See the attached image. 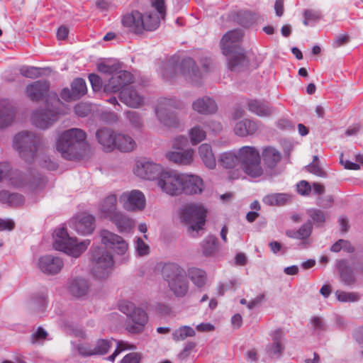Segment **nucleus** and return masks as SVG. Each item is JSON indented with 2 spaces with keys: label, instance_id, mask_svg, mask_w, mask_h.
<instances>
[{
  "label": "nucleus",
  "instance_id": "obj_14",
  "mask_svg": "<svg viewBox=\"0 0 363 363\" xmlns=\"http://www.w3.org/2000/svg\"><path fill=\"white\" fill-rule=\"evenodd\" d=\"M184 174L164 171L159 177L157 184L162 191L171 196L182 194Z\"/></svg>",
  "mask_w": 363,
  "mask_h": 363
},
{
  "label": "nucleus",
  "instance_id": "obj_5",
  "mask_svg": "<svg viewBox=\"0 0 363 363\" xmlns=\"http://www.w3.org/2000/svg\"><path fill=\"white\" fill-rule=\"evenodd\" d=\"M161 273L175 296L182 298L187 294L189 285L186 272L182 267L175 263H167L162 267Z\"/></svg>",
  "mask_w": 363,
  "mask_h": 363
},
{
  "label": "nucleus",
  "instance_id": "obj_54",
  "mask_svg": "<svg viewBox=\"0 0 363 363\" xmlns=\"http://www.w3.org/2000/svg\"><path fill=\"white\" fill-rule=\"evenodd\" d=\"M304 20L303 21L305 26H308L309 22L317 21L320 18V13L313 10H306L303 13Z\"/></svg>",
  "mask_w": 363,
  "mask_h": 363
},
{
  "label": "nucleus",
  "instance_id": "obj_24",
  "mask_svg": "<svg viewBox=\"0 0 363 363\" xmlns=\"http://www.w3.org/2000/svg\"><path fill=\"white\" fill-rule=\"evenodd\" d=\"M50 84L46 80H38L27 86L26 93L32 101H39L48 92Z\"/></svg>",
  "mask_w": 363,
  "mask_h": 363
},
{
  "label": "nucleus",
  "instance_id": "obj_41",
  "mask_svg": "<svg viewBox=\"0 0 363 363\" xmlns=\"http://www.w3.org/2000/svg\"><path fill=\"white\" fill-rule=\"evenodd\" d=\"M283 333L281 330H277L274 333L273 337V345H271L267 350V352L272 357L274 356H280L284 347L281 343V340L282 338Z\"/></svg>",
  "mask_w": 363,
  "mask_h": 363
},
{
  "label": "nucleus",
  "instance_id": "obj_59",
  "mask_svg": "<svg viewBox=\"0 0 363 363\" xmlns=\"http://www.w3.org/2000/svg\"><path fill=\"white\" fill-rule=\"evenodd\" d=\"M298 194L303 196H307L311 191V186L309 183L305 180L301 181L296 186Z\"/></svg>",
  "mask_w": 363,
  "mask_h": 363
},
{
  "label": "nucleus",
  "instance_id": "obj_45",
  "mask_svg": "<svg viewBox=\"0 0 363 363\" xmlns=\"http://www.w3.org/2000/svg\"><path fill=\"white\" fill-rule=\"evenodd\" d=\"M195 334V331L192 328L184 325L175 330L172 334V336L174 340L181 341L185 340L188 337H194Z\"/></svg>",
  "mask_w": 363,
  "mask_h": 363
},
{
  "label": "nucleus",
  "instance_id": "obj_63",
  "mask_svg": "<svg viewBox=\"0 0 363 363\" xmlns=\"http://www.w3.org/2000/svg\"><path fill=\"white\" fill-rule=\"evenodd\" d=\"M188 143V139L185 136H178L174 139L172 147L176 150H180L186 146Z\"/></svg>",
  "mask_w": 363,
  "mask_h": 363
},
{
  "label": "nucleus",
  "instance_id": "obj_56",
  "mask_svg": "<svg viewBox=\"0 0 363 363\" xmlns=\"http://www.w3.org/2000/svg\"><path fill=\"white\" fill-rule=\"evenodd\" d=\"M89 80L94 91H98L101 89L103 86V81L99 75L96 74H90L89 75Z\"/></svg>",
  "mask_w": 363,
  "mask_h": 363
},
{
  "label": "nucleus",
  "instance_id": "obj_4",
  "mask_svg": "<svg viewBox=\"0 0 363 363\" xmlns=\"http://www.w3.org/2000/svg\"><path fill=\"white\" fill-rule=\"evenodd\" d=\"M242 30L235 29L227 32L223 36L220 41L223 53L225 55H230L228 66L232 70L246 64L245 51L240 46V43L242 41Z\"/></svg>",
  "mask_w": 363,
  "mask_h": 363
},
{
  "label": "nucleus",
  "instance_id": "obj_55",
  "mask_svg": "<svg viewBox=\"0 0 363 363\" xmlns=\"http://www.w3.org/2000/svg\"><path fill=\"white\" fill-rule=\"evenodd\" d=\"M118 308L122 313L130 316V314L133 313V311L136 310L138 308H135V305L132 302L122 301L119 303Z\"/></svg>",
  "mask_w": 363,
  "mask_h": 363
},
{
  "label": "nucleus",
  "instance_id": "obj_30",
  "mask_svg": "<svg viewBox=\"0 0 363 363\" xmlns=\"http://www.w3.org/2000/svg\"><path fill=\"white\" fill-rule=\"evenodd\" d=\"M193 109L199 113L208 114L215 113L217 110L216 102L209 97H203L194 101Z\"/></svg>",
  "mask_w": 363,
  "mask_h": 363
},
{
  "label": "nucleus",
  "instance_id": "obj_39",
  "mask_svg": "<svg viewBox=\"0 0 363 363\" xmlns=\"http://www.w3.org/2000/svg\"><path fill=\"white\" fill-rule=\"evenodd\" d=\"M312 228V224L308 222L304 223L298 230H288L286 234L291 238L306 240L311 235Z\"/></svg>",
  "mask_w": 363,
  "mask_h": 363
},
{
  "label": "nucleus",
  "instance_id": "obj_36",
  "mask_svg": "<svg viewBox=\"0 0 363 363\" xmlns=\"http://www.w3.org/2000/svg\"><path fill=\"white\" fill-rule=\"evenodd\" d=\"M116 139V148L121 152L133 151L136 146L135 140L128 135L118 133Z\"/></svg>",
  "mask_w": 363,
  "mask_h": 363
},
{
  "label": "nucleus",
  "instance_id": "obj_37",
  "mask_svg": "<svg viewBox=\"0 0 363 363\" xmlns=\"http://www.w3.org/2000/svg\"><path fill=\"white\" fill-rule=\"evenodd\" d=\"M89 286L87 282L84 279H74L69 286V292L76 297H82L84 296Z\"/></svg>",
  "mask_w": 363,
  "mask_h": 363
},
{
  "label": "nucleus",
  "instance_id": "obj_57",
  "mask_svg": "<svg viewBox=\"0 0 363 363\" xmlns=\"http://www.w3.org/2000/svg\"><path fill=\"white\" fill-rule=\"evenodd\" d=\"M136 251L139 255L143 256L147 255L150 253V247L147 244H146L142 238H138L136 240Z\"/></svg>",
  "mask_w": 363,
  "mask_h": 363
},
{
  "label": "nucleus",
  "instance_id": "obj_48",
  "mask_svg": "<svg viewBox=\"0 0 363 363\" xmlns=\"http://www.w3.org/2000/svg\"><path fill=\"white\" fill-rule=\"evenodd\" d=\"M218 247V239L213 236L208 237L202 244L203 252L205 255H213Z\"/></svg>",
  "mask_w": 363,
  "mask_h": 363
},
{
  "label": "nucleus",
  "instance_id": "obj_47",
  "mask_svg": "<svg viewBox=\"0 0 363 363\" xmlns=\"http://www.w3.org/2000/svg\"><path fill=\"white\" fill-rule=\"evenodd\" d=\"M72 90L75 98L79 99L86 92V84L84 79L82 78L75 79L72 83Z\"/></svg>",
  "mask_w": 363,
  "mask_h": 363
},
{
  "label": "nucleus",
  "instance_id": "obj_60",
  "mask_svg": "<svg viewBox=\"0 0 363 363\" xmlns=\"http://www.w3.org/2000/svg\"><path fill=\"white\" fill-rule=\"evenodd\" d=\"M77 350L80 355L83 357L94 356L93 346L88 344H82L77 346Z\"/></svg>",
  "mask_w": 363,
  "mask_h": 363
},
{
  "label": "nucleus",
  "instance_id": "obj_17",
  "mask_svg": "<svg viewBox=\"0 0 363 363\" xmlns=\"http://www.w3.org/2000/svg\"><path fill=\"white\" fill-rule=\"evenodd\" d=\"M64 266L61 258L53 255H45L38 259V269L43 273L48 275L58 274Z\"/></svg>",
  "mask_w": 363,
  "mask_h": 363
},
{
  "label": "nucleus",
  "instance_id": "obj_38",
  "mask_svg": "<svg viewBox=\"0 0 363 363\" xmlns=\"http://www.w3.org/2000/svg\"><path fill=\"white\" fill-rule=\"evenodd\" d=\"M218 163L223 168L233 169L240 163L238 155L231 152H223L218 158Z\"/></svg>",
  "mask_w": 363,
  "mask_h": 363
},
{
  "label": "nucleus",
  "instance_id": "obj_9",
  "mask_svg": "<svg viewBox=\"0 0 363 363\" xmlns=\"http://www.w3.org/2000/svg\"><path fill=\"white\" fill-rule=\"evenodd\" d=\"M7 179L9 184L15 188L28 187L31 190L37 188L42 180L39 177H31L13 170L6 162H0V182Z\"/></svg>",
  "mask_w": 363,
  "mask_h": 363
},
{
  "label": "nucleus",
  "instance_id": "obj_21",
  "mask_svg": "<svg viewBox=\"0 0 363 363\" xmlns=\"http://www.w3.org/2000/svg\"><path fill=\"white\" fill-rule=\"evenodd\" d=\"M129 317L130 321L127 322L125 326L127 331L133 334L142 333L148 321V316L146 312L138 308L133 311V313Z\"/></svg>",
  "mask_w": 363,
  "mask_h": 363
},
{
  "label": "nucleus",
  "instance_id": "obj_34",
  "mask_svg": "<svg viewBox=\"0 0 363 363\" xmlns=\"http://www.w3.org/2000/svg\"><path fill=\"white\" fill-rule=\"evenodd\" d=\"M0 202L9 206L17 207L24 203V198L18 193H9L8 191H0Z\"/></svg>",
  "mask_w": 363,
  "mask_h": 363
},
{
  "label": "nucleus",
  "instance_id": "obj_15",
  "mask_svg": "<svg viewBox=\"0 0 363 363\" xmlns=\"http://www.w3.org/2000/svg\"><path fill=\"white\" fill-rule=\"evenodd\" d=\"M163 172L162 167L160 164L146 160L138 161L134 169V172L137 176L148 180H153L157 177H160Z\"/></svg>",
  "mask_w": 363,
  "mask_h": 363
},
{
  "label": "nucleus",
  "instance_id": "obj_43",
  "mask_svg": "<svg viewBox=\"0 0 363 363\" xmlns=\"http://www.w3.org/2000/svg\"><path fill=\"white\" fill-rule=\"evenodd\" d=\"M233 19L244 27H249L254 21V15L250 11H239L233 15Z\"/></svg>",
  "mask_w": 363,
  "mask_h": 363
},
{
  "label": "nucleus",
  "instance_id": "obj_32",
  "mask_svg": "<svg viewBox=\"0 0 363 363\" xmlns=\"http://www.w3.org/2000/svg\"><path fill=\"white\" fill-rule=\"evenodd\" d=\"M111 221L115 224L120 232H130L135 225V222L133 219L127 217L120 211L111 218Z\"/></svg>",
  "mask_w": 363,
  "mask_h": 363
},
{
  "label": "nucleus",
  "instance_id": "obj_23",
  "mask_svg": "<svg viewBox=\"0 0 363 363\" xmlns=\"http://www.w3.org/2000/svg\"><path fill=\"white\" fill-rule=\"evenodd\" d=\"M118 212L117 210V197L115 194L106 196L98 206L99 216L109 220Z\"/></svg>",
  "mask_w": 363,
  "mask_h": 363
},
{
  "label": "nucleus",
  "instance_id": "obj_11",
  "mask_svg": "<svg viewBox=\"0 0 363 363\" xmlns=\"http://www.w3.org/2000/svg\"><path fill=\"white\" fill-rule=\"evenodd\" d=\"M91 262L92 273L98 279L108 277L113 265L111 255L103 247H94Z\"/></svg>",
  "mask_w": 363,
  "mask_h": 363
},
{
  "label": "nucleus",
  "instance_id": "obj_7",
  "mask_svg": "<svg viewBox=\"0 0 363 363\" xmlns=\"http://www.w3.org/2000/svg\"><path fill=\"white\" fill-rule=\"evenodd\" d=\"M41 144L40 137L34 133L23 131L16 134L13 140V148L19 156L28 163L34 161Z\"/></svg>",
  "mask_w": 363,
  "mask_h": 363
},
{
  "label": "nucleus",
  "instance_id": "obj_64",
  "mask_svg": "<svg viewBox=\"0 0 363 363\" xmlns=\"http://www.w3.org/2000/svg\"><path fill=\"white\" fill-rule=\"evenodd\" d=\"M140 357L138 353H130L125 355L121 363H139Z\"/></svg>",
  "mask_w": 363,
  "mask_h": 363
},
{
  "label": "nucleus",
  "instance_id": "obj_13",
  "mask_svg": "<svg viewBox=\"0 0 363 363\" xmlns=\"http://www.w3.org/2000/svg\"><path fill=\"white\" fill-rule=\"evenodd\" d=\"M176 108V102L172 99H160L158 101L155 113L162 124L169 128L179 125V119L174 111Z\"/></svg>",
  "mask_w": 363,
  "mask_h": 363
},
{
  "label": "nucleus",
  "instance_id": "obj_33",
  "mask_svg": "<svg viewBox=\"0 0 363 363\" xmlns=\"http://www.w3.org/2000/svg\"><path fill=\"white\" fill-rule=\"evenodd\" d=\"M257 130L256 123L252 120L245 119L238 122L234 128V132L237 135L245 137L254 134Z\"/></svg>",
  "mask_w": 363,
  "mask_h": 363
},
{
  "label": "nucleus",
  "instance_id": "obj_27",
  "mask_svg": "<svg viewBox=\"0 0 363 363\" xmlns=\"http://www.w3.org/2000/svg\"><path fill=\"white\" fill-rule=\"evenodd\" d=\"M95 228V218L87 213H82L76 219L75 229L82 235L91 234Z\"/></svg>",
  "mask_w": 363,
  "mask_h": 363
},
{
  "label": "nucleus",
  "instance_id": "obj_26",
  "mask_svg": "<svg viewBox=\"0 0 363 363\" xmlns=\"http://www.w3.org/2000/svg\"><path fill=\"white\" fill-rule=\"evenodd\" d=\"M167 158L179 165H190L194 161V150L188 148L182 151H170L166 154Z\"/></svg>",
  "mask_w": 363,
  "mask_h": 363
},
{
  "label": "nucleus",
  "instance_id": "obj_6",
  "mask_svg": "<svg viewBox=\"0 0 363 363\" xmlns=\"http://www.w3.org/2000/svg\"><path fill=\"white\" fill-rule=\"evenodd\" d=\"M162 74L167 80L172 79L179 74H182L186 78H200L199 71L193 59L185 57L179 62L177 56L172 57L164 65Z\"/></svg>",
  "mask_w": 363,
  "mask_h": 363
},
{
  "label": "nucleus",
  "instance_id": "obj_20",
  "mask_svg": "<svg viewBox=\"0 0 363 363\" xmlns=\"http://www.w3.org/2000/svg\"><path fill=\"white\" fill-rule=\"evenodd\" d=\"M182 183V194H200L204 189V184L202 179L195 174H184Z\"/></svg>",
  "mask_w": 363,
  "mask_h": 363
},
{
  "label": "nucleus",
  "instance_id": "obj_46",
  "mask_svg": "<svg viewBox=\"0 0 363 363\" xmlns=\"http://www.w3.org/2000/svg\"><path fill=\"white\" fill-rule=\"evenodd\" d=\"M189 136L191 143L193 145H196L205 140L206 133L199 125H195L189 130Z\"/></svg>",
  "mask_w": 363,
  "mask_h": 363
},
{
  "label": "nucleus",
  "instance_id": "obj_52",
  "mask_svg": "<svg viewBox=\"0 0 363 363\" xmlns=\"http://www.w3.org/2000/svg\"><path fill=\"white\" fill-rule=\"evenodd\" d=\"M308 215L317 224H323L325 220V216L323 211L319 209L311 208L308 211Z\"/></svg>",
  "mask_w": 363,
  "mask_h": 363
},
{
  "label": "nucleus",
  "instance_id": "obj_10",
  "mask_svg": "<svg viewBox=\"0 0 363 363\" xmlns=\"http://www.w3.org/2000/svg\"><path fill=\"white\" fill-rule=\"evenodd\" d=\"M240 163L248 176L256 178L262 175L259 152L255 147L243 146L238 151Z\"/></svg>",
  "mask_w": 363,
  "mask_h": 363
},
{
  "label": "nucleus",
  "instance_id": "obj_62",
  "mask_svg": "<svg viewBox=\"0 0 363 363\" xmlns=\"http://www.w3.org/2000/svg\"><path fill=\"white\" fill-rule=\"evenodd\" d=\"M15 227V223L11 219L0 218V231L12 230Z\"/></svg>",
  "mask_w": 363,
  "mask_h": 363
},
{
  "label": "nucleus",
  "instance_id": "obj_25",
  "mask_svg": "<svg viewBox=\"0 0 363 363\" xmlns=\"http://www.w3.org/2000/svg\"><path fill=\"white\" fill-rule=\"evenodd\" d=\"M121 102L131 108H138L143 104V97L133 87L123 89L119 93Z\"/></svg>",
  "mask_w": 363,
  "mask_h": 363
},
{
  "label": "nucleus",
  "instance_id": "obj_53",
  "mask_svg": "<svg viewBox=\"0 0 363 363\" xmlns=\"http://www.w3.org/2000/svg\"><path fill=\"white\" fill-rule=\"evenodd\" d=\"M135 347L133 345H129L128 342L120 341L118 342L117 348L113 353L110 355L107 359L109 361L113 362L115 358L123 350L128 349H135Z\"/></svg>",
  "mask_w": 363,
  "mask_h": 363
},
{
  "label": "nucleus",
  "instance_id": "obj_1",
  "mask_svg": "<svg viewBox=\"0 0 363 363\" xmlns=\"http://www.w3.org/2000/svg\"><path fill=\"white\" fill-rule=\"evenodd\" d=\"M89 144L86 133L79 128H71L62 133L57 141V150L68 160H75L86 153Z\"/></svg>",
  "mask_w": 363,
  "mask_h": 363
},
{
  "label": "nucleus",
  "instance_id": "obj_16",
  "mask_svg": "<svg viewBox=\"0 0 363 363\" xmlns=\"http://www.w3.org/2000/svg\"><path fill=\"white\" fill-rule=\"evenodd\" d=\"M120 201L128 211H141L145 206V198L139 190L124 192L120 196Z\"/></svg>",
  "mask_w": 363,
  "mask_h": 363
},
{
  "label": "nucleus",
  "instance_id": "obj_28",
  "mask_svg": "<svg viewBox=\"0 0 363 363\" xmlns=\"http://www.w3.org/2000/svg\"><path fill=\"white\" fill-rule=\"evenodd\" d=\"M262 158L264 164L272 169L275 167L281 159V153L272 146L265 147L262 152Z\"/></svg>",
  "mask_w": 363,
  "mask_h": 363
},
{
  "label": "nucleus",
  "instance_id": "obj_19",
  "mask_svg": "<svg viewBox=\"0 0 363 363\" xmlns=\"http://www.w3.org/2000/svg\"><path fill=\"white\" fill-rule=\"evenodd\" d=\"M118 135V133L109 128H99L96 133L98 143L101 149L106 152H111L116 149Z\"/></svg>",
  "mask_w": 363,
  "mask_h": 363
},
{
  "label": "nucleus",
  "instance_id": "obj_18",
  "mask_svg": "<svg viewBox=\"0 0 363 363\" xmlns=\"http://www.w3.org/2000/svg\"><path fill=\"white\" fill-rule=\"evenodd\" d=\"M60 114L57 110H38L33 113L32 123L39 128L45 129L58 119Z\"/></svg>",
  "mask_w": 363,
  "mask_h": 363
},
{
  "label": "nucleus",
  "instance_id": "obj_50",
  "mask_svg": "<svg viewBox=\"0 0 363 363\" xmlns=\"http://www.w3.org/2000/svg\"><path fill=\"white\" fill-rule=\"evenodd\" d=\"M340 277L347 285H350L354 281V276L352 269L347 266L340 267Z\"/></svg>",
  "mask_w": 363,
  "mask_h": 363
},
{
  "label": "nucleus",
  "instance_id": "obj_29",
  "mask_svg": "<svg viewBox=\"0 0 363 363\" xmlns=\"http://www.w3.org/2000/svg\"><path fill=\"white\" fill-rule=\"evenodd\" d=\"M199 155L206 167L211 169L216 167V157L209 144L203 143L199 147Z\"/></svg>",
  "mask_w": 363,
  "mask_h": 363
},
{
  "label": "nucleus",
  "instance_id": "obj_49",
  "mask_svg": "<svg viewBox=\"0 0 363 363\" xmlns=\"http://www.w3.org/2000/svg\"><path fill=\"white\" fill-rule=\"evenodd\" d=\"M30 303L35 311L43 312L48 305L46 296L45 294L34 296L31 299Z\"/></svg>",
  "mask_w": 363,
  "mask_h": 363
},
{
  "label": "nucleus",
  "instance_id": "obj_22",
  "mask_svg": "<svg viewBox=\"0 0 363 363\" xmlns=\"http://www.w3.org/2000/svg\"><path fill=\"white\" fill-rule=\"evenodd\" d=\"M101 238L103 244L111 247L119 255H123L128 250L126 242L121 236L108 230H102Z\"/></svg>",
  "mask_w": 363,
  "mask_h": 363
},
{
  "label": "nucleus",
  "instance_id": "obj_3",
  "mask_svg": "<svg viewBox=\"0 0 363 363\" xmlns=\"http://www.w3.org/2000/svg\"><path fill=\"white\" fill-rule=\"evenodd\" d=\"M121 23L128 33L141 35L145 31H152L157 29L160 26V20L152 12L142 13L134 10L122 16Z\"/></svg>",
  "mask_w": 363,
  "mask_h": 363
},
{
  "label": "nucleus",
  "instance_id": "obj_44",
  "mask_svg": "<svg viewBox=\"0 0 363 363\" xmlns=\"http://www.w3.org/2000/svg\"><path fill=\"white\" fill-rule=\"evenodd\" d=\"M112 346L111 340L99 339L93 346L94 355H104L106 354Z\"/></svg>",
  "mask_w": 363,
  "mask_h": 363
},
{
  "label": "nucleus",
  "instance_id": "obj_42",
  "mask_svg": "<svg viewBox=\"0 0 363 363\" xmlns=\"http://www.w3.org/2000/svg\"><path fill=\"white\" fill-rule=\"evenodd\" d=\"M47 70L48 69L23 66L20 69V73L25 77L34 79L45 74Z\"/></svg>",
  "mask_w": 363,
  "mask_h": 363
},
{
  "label": "nucleus",
  "instance_id": "obj_51",
  "mask_svg": "<svg viewBox=\"0 0 363 363\" xmlns=\"http://www.w3.org/2000/svg\"><path fill=\"white\" fill-rule=\"evenodd\" d=\"M335 295L337 300L341 302H355L359 299V295L354 292L337 291Z\"/></svg>",
  "mask_w": 363,
  "mask_h": 363
},
{
  "label": "nucleus",
  "instance_id": "obj_58",
  "mask_svg": "<svg viewBox=\"0 0 363 363\" xmlns=\"http://www.w3.org/2000/svg\"><path fill=\"white\" fill-rule=\"evenodd\" d=\"M152 6L157 9L162 19L166 15V6L164 0H150Z\"/></svg>",
  "mask_w": 363,
  "mask_h": 363
},
{
  "label": "nucleus",
  "instance_id": "obj_2",
  "mask_svg": "<svg viewBox=\"0 0 363 363\" xmlns=\"http://www.w3.org/2000/svg\"><path fill=\"white\" fill-rule=\"evenodd\" d=\"M97 70L101 74L111 75L104 84V91L107 94L120 92L133 82V74L128 71L122 70L119 62H100L97 65Z\"/></svg>",
  "mask_w": 363,
  "mask_h": 363
},
{
  "label": "nucleus",
  "instance_id": "obj_12",
  "mask_svg": "<svg viewBox=\"0 0 363 363\" xmlns=\"http://www.w3.org/2000/svg\"><path fill=\"white\" fill-rule=\"evenodd\" d=\"M206 210L203 206L197 204H189L184 206L181 211L180 218L186 224L190 225L193 231L203 228L206 223Z\"/></svg>",
  "mask_w": 363,
  "mask_h": 363
},
{
  "label": "nucleus",
  "instance_id": "obj_8",
  "mask_svg": "<svg viewBox=\"0 0 363 363\" xmlns=\"http://www.w3.org/2000/svg\"><path fill=\"white\" fill-rule=\"evenodd\" d=\"M89 245V240L78 242L76 239L70 238L65 228H58L55 231L54 248L72 257H79Z\"/></svg>",
  "mask_w": 363,
  "mask_h": 363
},
{
  "label": "nucleus",
  "instance_id": "obj_35",
  "mask_svg": "<svg viewBox=\"0 0 363 363\" xmlns=\"http://www.w3.org/2000/svg\"><path fill=\"white\" fill-rule=\"evenodd\" d=\"M187 275L192 283L199 288L205 286L206 283V273L204 270L197 268L191 267L187 271Z\"/></svg>",
  "mask_w": 363,
  "mask_h": 363
},
{
  "label": "nucleus",
  "instance_id": "obj_31",
  "mask_svg": "<svg viewBox=\"0 0 363 363\" xmlns=\"http://www.w3.org/2000/svg\"><path fill=\"white\" fill-rule=\"evenodd\" d=\"M247 107L250 112L259 117H268L273 113L272 107L258 100L250 101Z\"/></svg>",
  "mask_w": 363,
  "mask_h": 363
},
{
  "label": "nucleus",
  "instance_id": "obj_61",
  "mask_svg": "<svg viewBox=\"0 0 363 363\" xmlns=\"http://www.w3.org/2000/svg\"><path fill=\"white\" fill-rule=\"evenodd\" d=\"M14 118V112L13 110H9L6 116L0 115V126L1 128L9 125Z\"/></svg>",
  "mask_w": 363,
  "mask_h": 363
},
{
  "label": "nucleus",
  "instance_id": "obj_40",
  "mask_svg": "<svg viewBox=\"0 0 363 363\" xmlns=\"http://www.w3.org/2000/svg\"><path fill=\"white\" fill-rule=\"evenodd\" d=\"M290 199V196L286 194H272L264 196L263 202L269 206H282Z\"/></svg>",
  "mask_w": 363,
  "mask_h": 363
}]
</instances>
